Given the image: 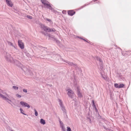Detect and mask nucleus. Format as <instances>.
<instances>
[{"label": "nucleus", "mask_w": 131, "mask_h": 131, "mask_svg": "<svg viewBox=\"0 0 131 131\" xmlns=\"http://www.w3.org/2000/svg\"><path fill=\"white\" fill-rule=\"evenodd\" d=\"M1 90V92L5 95H3L0 93V97L4 100H6L10 104V102H12V101L10 99V97L9 95L6 93L5 91L2 90Z\"/></svg>", "instance_id": "nucleus-1"}, {"label": "nucleus", "mask_w": 131, "mask_h": 131, "mask_svg": "<svg viewBox=\"0 0 131 131\" xmlns=\"http://www.w3.org/2000/svg\"><path fill=\"white\" fill-rule=\"evenodd\" d=\"M41 1L44 6H46L47 8H49L53 12H55L54 9L52 7L49 3L46 0H41Z\"/></svg>", "instance_id": "nucleus-2"}, {"label": "nucleus", "mask_w": 131, "mask_h": 131, "mask_svg": "<svg viewBox=\"0 0 131 131\" xmlns=\"http://www.w3.org/2000/svg\"><path fill=\"white\" fill-rule=\"evenodd\" d=\"M66 90L68 91L67 94L71 98H73L74 95L73 91L69 88L66 89Z\"/></svg>", "instance_id": "nucleus-3"}, {"label": "nucleus", "mask_w": 131, "mask_h": 131, "mask_svg": "<svg viewBox=\"0 0 131 131\" xmlns=\"http://www.w3.org/2000/svg\"><path fill=\"white\" fill-rule=\"evenodd\" d=\"M58 101L59 103V104L62 110L64 112H66V110L63 104L62 101L60 99H58Z\"/></svg>", "instance_id": "nucleus-4"}, {"label": "nucleus", "mask_w": 131, "mask_h": 131, "mask_svg": "<svg viewBox=\"0 0 131 131\" xmlns=\"http://www.w3.org/2000/svg\"><path fill=\"white\" fill-rule=\"evenodd\" d=\"M6 54L5 55V57L6 59L9 61L12 62V61L11 60L12 59H13V58L10 57V55L8 53L5 52Z\"/></svg>", "instance_id": "nucleus-5"}, {"label": "nucleus", "mask_w": 131, "mask_h": 131, "mask_svg": "<svg viewBox=\"0 0 131 131\" xmlns=\"http://www.w3.org/2000/svg\"><path fill=\"white\" fill-rule=\"evenodd\" d=\"M20 104L23 106L27 107L28 108L30 107V106L28 104L24 101L20 102Z\"/></svg>", "instance_id": "nucleus-6"}, {"label": "nucleus", "mask_w": 131, "mask_h": 131, "mask_svg": "<svg viewBox=\"0 0 131 131\" xmlns=\"http://www.w3.org/2000/svg\"><path fill=\"white\" fill-rule=\"evenodd\" d=\"M96 59L97 60L99 61V62L100 64V68L101 69H102L103 68L102 66V63L103 62L102 60L99 58L98 57H96Z\"/></svg>", "instance_id": "nucleus-7"}, {"label": "nucleus", "mask_w": 131, "mask_h": 131, "mask_svg": "<svg viewBox=\"0 0 131 131\" xmlns=\"http://www.w3.org/2000/svg\"><path fill=\"white\" fill-rule=\"evenodd\" d=\"M18 45L19 47L21 49H23L24 48V45L23 43L22 42V41L21 40L18 41Z\"/></svg>", "instance_id": "nucleus-8"}, {"label": "nucleus", "mask_w": 131, "mask_h": 131, "mask_svg": "<svg viewBox=\"0 0 131 131\" xmlns=\"http://www.w3.org/2000/svg\"><path fill=\"white\" fill-rule=\"evenodd\" d=\"M64 62L68 63L69 65L70 66H71L74 67L75 68H76L77 67V66L76 64H74L72 62H70L67 60H65Z\"/></svg>", "instance_id": "nucleus-9"}, {"label": "nucleus", "mask_w": 131, "mask_h": 131, "mask_svg": "<svg viewBox=\"0 0 131 131\" xmlns=\"http://www.w3.org/2000/svg\"><path fill=\"white\" fill-rule=\"evenodd\" d=\"M40 26L42 29H43L44 31H47V30H48V27L41 24L40 25Z\"/></svg>", "instance_id": "nucleus-10"}, {"label": "nucleus", "mask_w": 131, "mask_h": 131, "mask_svg": "<svg viewBox=\"0 0 131 131\" xmlns=\"http://www.w3.org/2000/svg\"><path fill=\"white\" fill-rule=\"evenodd\" d=\"M77 93L78 96L80 98L82 97L83 96L82 94L80 92L79 88L77 87Z\"/></svg>", "instance_id": "nucleus-11"}, {"label": "nucleus", "mask_w": 131, "mask_h": 131, "mask_svg": "<svg viewBox=\"0 0 131 131\" xmlns=\"http://www.w3.org/2000/svg\"><path fill=\"white\" fill-rule=\"evenodd\" d=\"M6 3L7 5L9 6L12 7L13 5V4L10 0H6Z\"/></svg>", "instance_id": "nucleus-12"}, {"label": "nucleus", "mask_w": 131, "mask_h": 131, "mask_svg": "<svg viewBox=\"0 0 131 131\" xmlns=\"http://www.w3.org/2000/svg\"><path fill=\"white\" fill-rule=\"evenodd\" d=\"M75 12L72 10H69L68 12V15L71 16H73L75 14Z\"/></svg>", "instance_id": "nucleus-13"}, {"label": "nucleus", "mask_w": 131, "mask_h": 131, "mask_svg": "<svg viewBox=\"0 0 131 131\" xmlns=\"http://www.w3.org/2000/svg\"><path fill=\"white\" fill-rule=\"evenodd\" d=\"M8 43L9 45L14 47L15 49H17V46L15 44H14L11 42L9 41L8 42Z\"/></svg>", "instance_id": "nucleus-14"}, {"label": "nucleus", "mask_w": 131, "mask_h": 131, "mask_svg": "<svg viewBox=\"0 0 131 131\" xmlns=\"http://www.w3.org/2000/svg\"><path fill=\"white\" fill-rule=\"evenodd\" d=\"M14 62L17 66H19L20 67H21L22 66V64H21L20 63V62H19L18 61L16 60L14 61Z\"/></svg>", "instance_id": "nucleus-15"}, {"label": "nucleus", "mask_w": 131, "mask_h": 131, "mask_svg": "<svg viewBox=\"0 0 131 131\" xmlns=\"http://www.w3.org/2000/svg\"><path fill=\"white\" fill-rule=\"evenodd\" d=\"M101 75L102 76V77L105 80H106L107 79V76L105 74H103L102 73H101Z\"/></svg>", "instance_id": "nucleus-16"}, {"label": "nucleus", "mask_w": 131, "mask_h": 131, "mask_svg": "<svg viewBox=\"0 0 131 131\" xmlns=\"http://www.w3.org/2000/svg\"><path fill=\"white\" fill-rule=\"evenodd\" d=\"M40 123L41 124L44 125L46 123L45 120L43 119H41L40 120Z\"/></svg>", "instance_id": "nucleus-17"}, {"label": "nucleus", "mask_w": 131, "mask_h": 131, "mask_svg": "<svg viewBox=\"0 0 131 131\" xmlns=\"http://www.w3.org/2000/svg\"><path fill=\"white\" fill-rule=\"evenodd\" d=\"M55 31V29L53 28H48V30H47V31L49 32H53Z\"/></svg>", "instance_id": "nucleus-18"}, {"label": "nucleus", "mask_w": 131, "mask_h": 131, "mask_svg": "<svg viewBox=\"0 0 131 131\" xmlns=\"http://www.w3.org/2000/svg\"><path fill=\"white\" fill-rule=\"evenodd\" d=\"M14 12L16 13H17L18 15H20L21 14V13L19 11V10L18 9H15L14 10Z\"/></svg>", "instance_id": "nucleus-19"}, {"label": "nucleus", "mask_w": 131, "mask_h": 131, "mask_svg": "<svg viewBox=\"0 0 131 131\" xmlns=\"http://www.w3.org/2000/svg\"><path fill=\"white\" fill-rule=\"evenodd\" d=\"M60 127L62 128V130L63 131H66V129L64 125H62L61 126H60Z\"/></svg>", "instance_id": "nucleus-20"}, {"label": "nucleus", "mask_w": 131, "mask_h": 131, "mask_svg": "<svg viewBox=\"0 0 131 131\" xmlns=\"http://www.w3.org/2000/svg\"><path fill=\"white\" fill-rule=\"evenodd\" d=\"M12 88L15 90H18V87L15 86H13L12 87Z\"/></svg>", "instance_id": "nucleus-21"}, {"label": "nucleus", "mask_w": 131, "mask_h": 131, "mask_svg": "<svg viewBox=\"0 0 131 131\" xmlns=\"http://www.w3.org/2000/svg\"><path fill=\"white\" fill-rule=\"evenodd\" d=\"M20 112L23 114L24 115H26V114L24 113V111H23V110L21 108H20Z\"/></svg>", "instance_id": "nucleus-22"}, {"label": "nucleus", "mask_w": 131, "mask_h": 131, "mask_svg": "<svg viewBox=\"0 0 131 131\" xmlns=\"http://www.w3.org/2000/svg\"><path fill=\"white\" fill-rule=\"evenodd\" d=\"M124 86V85L123 84H120L119 86V89L121 88H123Z\"/></svg>", "instance_id": "nucleus-23"}, {"label": "nucleus", "mask_w": 131, "mask_h": 131, "mask_svg": "<svg viewBox=\"0 0 131 131\" xmlns=\"http://www.w3.org/2000/svg\"><path fill=\"white\" fill-rule=\"evenodd\" d=\"M34 111L35 112V115L36 116H37L38 115V113L37 111L35 109H34Z\"/></svg>", "instance_id": "nucleus-24"}, {"label": "nucleus", "mask_w": 131, "mask_h": 131, "mask_svg": "<svg viewBox=\"0 0 131 131\" xmlns=\"http://www.w3.org/2000/svg\"><path fill=\"white\" fill-rule=\"evenodd\" d=\"M114 86L116 88L119 89V86L118 84L117 83H115L114 84Z\"/></svg>", "instance_id": "nucleus-25"}, {"label": "nucleus", "mask_w": 131, "mask_h": 131, "mask_svg": "<svg viewBox=\"0 0 131 131\" xmlns=\"http://www.w3.org/2000/svg\"><path fill=\"white\" fill-rule=\"evenodd\" d=\"M67 131H71V128L68 126L67 127Z\"/></svg>", "instance_id": "nucleus-26"}, {"label": "nucleus", "mask_w": 131, "mask_h": 131, "mask_svg": "<svg viewBox=\"0 0 131 131\" xmlns=\"http://www.w3.org/2000/svg\"><path fill=\"white\" fill-rule=\"evenodd\" d=\"M16 96L17 97L19 98H20L21 97V95L19 94H16Z\"/></svg>", "instance_id": "nucleus-27"}, {"label": "nucleus", "mask_w": 131, "mask_h": 131, "mask_svg": "<svg viewBox=\"0 0 131 131\" xmlns=\"http://www.w3.org/2000/svg\"><path fill=\"white\" fill-rule=\"evenodd\" d=\"M21 69L24 71L25 72H27V71L26 70V69H27L25 68H22V67H21Z\"/></svg>", "instance_id": "nucleus-28"}, {"label": "nucleus", "mask_w": 131, "mask_h": 131, "mask_svg": "<svg viewBox=\"0 0 131 131\" xmlns=\"http://www.w3.org/2000/svg\"><path fill=\"white\" fill-rule=\"evenodd\" d=\"M27 17L28 18H29L30 19H32V17L31 16H30L28 15L27 16Z\"/></svg>", "instance_id": "nucleus-29"}, {"label": "nucleus", "mask_w": 131, "mask_h": 131, "mask_svg": "<svg viewBox=\"0 0 131 131\" xmlns=\"http://www.w3.org/2000/svg\"><path fill=\"white\" fill-rule=\"evenodd\" d=\"M23 91L27 93V90L26 89H23Z\"/></svg>", "instance_id": "nucleus-30"}, {"label": "nucleus", "mask_w": 131, "mask_h": 131, "mask_svg": "<svg viewBox=\"0 0 131 131\" xmlns=\"http://www.w3.org/2000/svg\"><path fill=\"white\" fill-rule=\"evenodd\" d=\"M92 103H93V106H94L95 107V105L94 104V101L92 100Z\"/></svg>", "instance_id": "nucleus-31"}, {"label": "nucleus", "mask_w": 131, "mask_h": 131, "mask_svg": "<svg viewBox=\"0 0 131 131\" xmlns=\"http://www.w3.org/2000/svg\"><path fill=\"white\" fill-rule=\"evenodd\" d=\"M60 126H61L62 125H63V123L62 122H61V121H60Z\"/></svg>", "instance_id": "nucleus-32"}, {"label": "nucleus", "mask_w": 131, "mask_h": 131, "mask_svg": "<svg viewBox=\"0 0 131 131\" xmlns=\"http://www.w3.org/2000/svg\"><path fill=\"white\" fill-rule=\"evenodd\" d=\"M46 19H47V20L48 21H51V20L50 19H49L48 18H47Z\"/></svg>", "instance_id": "nucleus-33"}, {"label": "nucleus", "mask_w": 131, "mask_h": 131, "mask_svg": "<svg viewBox=\"0 0 131 131\" xmlns=\"http://www.w3.org/2000/svg\"><path fill=\"white\" fill-rule=\"evenodd\" d=\"M62 13H63L65 14L66 13V11L65 10H63V11H62Z\"/></svg>", "instance_id": "nucleus-34"}, {"label": "nucleus", "mask_w": 131, "mask_h": 131, "mask_svg": "<svg viewBox=\"0 0 131 131\" xmlns=\"http://www.w3.org/2000/svg\"><path fill=\"white\" fill-rule=\"evenodd\" d=\"M76 83H75V82L74 81V84H75V85H76Z\"/></svg>", "instance_id": "nucleus-35"}, {"label": "nucleus", "mask_w": 131, "mask_h": 131, "mask_svg": "<svg viewBox=\"0 0 131 131\" xmlns=\"http://www.w3.org/2000/svg\"><path fill=\"white\" fill-rule=\"evenodd\" d=\"M95 108L96 111H97V109H96V107H95Z\"/></svg>", "instance_id": "nucleus-36"}, {"label": "nucleus", "mask_w": 131, "mask_h": 131, "mask_svg": "<svg viewBox=\"0 0 131 131\" xmlns=\"http://www.w3.org/2000/svg\"><path fill=\"white\" fill-rule=\"evenodd\" d=\"M97 0H94V2H95V1H97Z\"/></svg>", "instance_id": "nucleus-37"}, {"label": "nucleus", "mask_w": 131, "mask_h": 131, "mask_svg": "<svg viewBox=\"0 0 131 131\" xmlns=\"http://www.w3.org/2000/svg\"><path fill=\"white\" fill-rule=\"evenodd\" d=\"M86 41L87 42H89V41H88H88Z\"/></svg>", "instance_id": "nucleus-38"}, {"label": "nucleus", "mask_w": 131, "mask_h": 131, "mask_svg": "<svg viewBox=\"0 0 131 131\" xmlns=\"http://www.w3.org/2000/svg\"><path fill=\"white\" fill-rule=\"evenodd\" d=\"M49 37H50V36L49 35Z\"/></svg>", "instance_id": "nucleus-39"}, {"label": "nucleus", "mask_w": 131, "mask_h": 131, "mask_svg": "<svg viewBox=\"0 0 131 131\" xmlns=\"http://www.w3.org/2000/svg\"><path fill=\"white\" fill-rule=\"evenodd\" d=\"M83 40H84L85 41V39H83Z\"/></svg>", "instance_id": "nucleus-40"}, {"label": "nucleus", "mask_w": 131, "mask_h": 131, "mask_svg": "<svg viewBox=\"0 0 131 131\" xmlns=\"http://www.w3.org/2000/svg\"><path fill=\"white\" fill-rule=\"evenodd\" d=\"M51 86V85H50V86Z\"/></svg>", "instance_id": "nucleus-41"}]
</instances>
